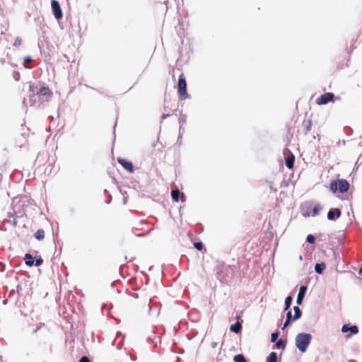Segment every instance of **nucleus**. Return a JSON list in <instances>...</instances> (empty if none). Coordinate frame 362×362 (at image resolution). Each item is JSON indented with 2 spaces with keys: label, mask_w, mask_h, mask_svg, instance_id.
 Segmentation results:
<instances>
[{
  "label": "nucleus",
  "mask_w": 362,
  "mask_h": 362,
  "mask_svg": "<svg viewBox=\"0 0 362 362\" xmlns=\"http://www.w3.org/2000/svg\"><path fill=\"white\" fill-rule=\"evenodd\" d=\"M30 103L33 105L36 103L37 98L40 104L49 101L52 97V92L45 83L35 82L29 86Z\"/></svg>",
  "instance_id": "f257e3e1"
},
{
  "label": "nucleus",
  "mask_w": 362,
  "mask_h": 362,
  "mask_svg": "<svg viewBox=\"0 0 362 362\" xmlns=\"http://www.w3.org/2000/svg\"><path fill=\"white\" fill-rule=\"evenodd\" d=\"M28 200L26 197L21 198H15L12 202V208L13 212H8V216L13 218L12 220H6L7 223H11L13 226H17V218H21L25 216V208L27 207Z\"/></svg>",
  "instance_id": "f03ea898"
},
{
  "label": "nucleus",
  "mask_w": 362,
  "mask_h": 362,
  "mask_svg": "<svg viewBox=\"0 0 362 362\" xmlns=\"http://www.w3.org/2000/svg\"><path fill=\"white\" fill-rule=\"evenodd\" d=\"M313 337L310 333L300 332L296 336L295 344L298 351L301 353L306 352L311 343Z\"/></svg>",
  "instance_id": "7ed1b4c3"
},
{
  "label": "nucleus",
  "mask_w": 362,
  "mask_h": 362,
  "mask_svg": "<svg viewBox=\"0 0 362 362\" xmlns=\"http://www.w3.org/2000/svg\"><path fill=\"white\" fill-rule=\"evenodd\" d=\"M350 188V184L346 179L332 180L329 183V189L332 193L344 194Z\"/></svg>",
  "instance_id": "20e7f679"
},
{
  "label": "nucleus",
  "mask_w": 362,
  "mask_h": 362,
  "mask_svg": "<svg viewBox=\"0 0 362 362\" xmlns=\"http://www.w3.org/2000/svg\"><path fill=\"white\" fill-rule=\"evenodd\" d=\"M187 84L185 76L183 73H181L178 77L177 81V93L180 100H184L191 97L190 95L187 93Z\"/></svg>",
  "instance_id": "39448f33"
},
{
  "label": "nucleus",
  "mask_w": 362,
  "mask_h": 362,
  "mask_svg": "<svg viewBox=\"0 0 362 362\" xmlns=\"http://www.w3.org/2000/svg\"><path fill=\"white\" fill-rule=\"evenodd\" d=\"M294 315H292L291 310H287L286 320L281 329H284L286 327H290L293 322L300 319L302 316V311L298 306L293 307Z\"/></svg>",
  "instance_id": "423d86ee"
},
{
  "label": "nucleus",
  "mask_w": 362,
  "mask_h": 362,
  "mask_svg": "<svg viewBox=\"0 0 362 362\" xmlns=\"http://www.w3.org/2000/svg\"><path fill=\"white\" fill-rule=\"evenodd\" d=\"M335 95L333 93L327 92L322 94L316 100V103L319 105H326L330 102H334Z\"/></svg>",
  "instance_id": "0eeeda50"
},
{
  "label": "nucleus",
  "mask_w": 362,
  "mask_h": 362,
  "mask_svg": "<svg viewBox=\"0 0 362 362\" xmlns=\"http://www.w3.org/2000/svg\"><path fill=\"white\" fill-rule=\"evenodd\" d=\"M51 8L52 14L54 15V18L57 21L61 20L63 17V12L59 1L57 0H52Z\"/></svg>",
  "instance_id": "6e6552de"
},
{
  "label": "nucleus",
  "mask_w": 362,
  "mask_h": 362,
  "mask_svg": "<svg viewBox=\"0 0 362 362\" xmlns=\"http://www.w3.org/2000/svg\"><path fill=\"white\" fill-rule=\"evenodd\" d=\"M341 332L343 333H347L346 337L349 338L352 335L356 334L358 333V327L357 325H351L350 324H344L341 327Z\"/></svg>",
  "instance_id": "1a4fd4ad"
},
{
  "label": "nucleus",
  "mask_w": 362,
  "mask_h": 362,
  "mask_svg": "<svg viewBox=\"0 0 362 362\" xmlns=\"http://www.w3.org/2000/svg\"><path fill=\"white\" fill-rule=\"evenodd\" d=\"M236 322L231 325L230 327V331L231 332H234L235 334H239L242 331L243 328V320H241V317L240 315H237L235 317Z\"/></svg>",
  "instance_id": "9d476101"
},
{
  "label": "nucleus",
  "mask_w": 362,
  "mask_h": 362,
  "mask_svg": "<svg viewBox=\"0 0 362 362\" xmlns=\"http://www.w3.org/2000/svg\"><path fill=\"white\" fill-rule=\"evenodd\" d=\"M117 162L123 167L124 170H126L128 173H134V165L132 162L127 160L123 158H117Z\"/></svg>",
  "instance_id": "9b49d317"
},
{
  "label": "nucleus",
  "mask_w": 362,
  "mask_h": 362,
  "mask_svg": "<svg viewBox=\"0 0 362 362\" xmlns=\"http://www.w3.org/2000/svg\"><path fill=\"white\" fill-rule=\"evenodd\" d=\"M341 215V211L339 208H331L327 212V219L335 221Z\"/></svg>",
  "instance_id": "f8f14e48"
},
{
  "label": "nucleus",
  "mask_w": 362,
  "mask_h": 362,
  "mask_svg": "<svg viewBox=\"0 0 362 362\" xmlns=\"http://www.w3.org/2000/svg\"><path fill=\"white\" fill-rule=\"evenodd\" d=\"M171 197L175 202H178L180 201L184 202L185 201V194L181 192L178 189H173L171 190Z\"/></svg>",
  "instance_id": "ddd939ff"
},
{
  "label": "nucleus",
  "mask_w": 362,
  "mask_h": 362,
  "mask_svg": "<svg viewBox=\"0 0 362 362\" xmlns=\"http://www.w3.org/2000/svg\"><path fill=\"white\" fill-rule=\"evenodd\" d=\"M307 290H308L307 286H305V285L300 286L298 296H297V299H296V303L298 305L297 306L300 305L302 304L303 299L305 296Z\"/></svg>",
  "instance_id": "4468645a"
},
{
  "label": "nucleus",
  "mask_w": 362,
  "mask_h": 362,
  "mask_svg": "<svg viewBox=\"0 0 362 362\" xmlns=\"http://www.w3.org/2000/svg\"><path fill=\"white\" fill-rule=\"evenodd\" d=\"M295 156L289 151V155L285 158V164L288 169L292 170L294 168Z\"/></svg>",
  "instance_id": "2eb2a0df"
},
{
  "label": "nucleus",
  "mask_w": 362,
  "mask_h": 362,
  "mask_svg": "<svg viewBox=\"0 0 362 362\" xmlns=\"http://www.w3.org/2000/svg\"><path fill=\"white\" fill-rule=\"evenodd\" d=\"M34 259L35 257L30 255V253H26L25 255L24 260L25 262V264L28 267H32L34 265Z\"/></svg>",
  "instance_id": "dca6fc26"
},
{
  "label": "nucleus",
  "mask_w": 362,
  "mask_h": 362,
  "mask_svg": "<svg viewBox=\"0 0 362 362\" xmlns=\"http://www.w3.org/2000/svg\"><path fill=\"white\" fill-rule=\"evenodd\" d=\"M314 269L317 274H321L326 269V264L324 262L316 263Z\"/></svg>",
  "instance_id": "f3484780"
},
{
  "label": "nucleus",
  "mask_w": 362,
  "mask_h": 362,
  "mask_svg": "<svg viewBox=\"0 0 362 362\" xmlns=\"http://www.w3.org/2000/svg\"><path fill=\"white\" fill-rule=\"evenodd\" d=\"M292 302L293 296L290 294L285 299L284 312H286L289 310V308L291 306Z\"/></svg>",
  "instance_id": "a211bd4d"
},
{
  "label": "nucleus",
  "mask_w": 362,
  "mask_h": 362,
  "mask_svg": "<svg viewBox=\"0 0 362 362\" xmlns=\"http://www.w3.org/2000/svg\"><path fill=\"white\" fill-rule=\"evenodd\" d=\"M276 344H275V347L276 349H284L286 348V340H284L283 339H279V340H277L276 341H275Z\"/></svg>",
  "instance_id": "6ab92c4d"
},
{
  "label": "nucleus",
  "mask_w": 362,
  "mask_h": 362,
  "mask_svg": "<svg viewBox=\"0 0 362 362\" xmlns=\"http://www.w3.org/2000/svg\"><path fill=\"white\" fill-rule=\"evenodd\" d=\"M266 362H278L277 354L274 351L271 352L267 357Z\"/></svg>",
  "instance_id": "aec40b11"
},
{
  "label": "nucleus",
  "mask_w": 362,
  "mask_h": 362,
  "mask_svg": "<svg viewBox=\"0 0 362 362\" xmlns=\"http://www.w3.org/2000/svg\"><path fill=\"white\" fill-rule=\"evenodd\" d=\"M34 237L37 240H42L45 238V231L43 229H38L34 234Z\"/></svg>",
  "instance_id": "412c9836"
},
{
  "label": "nucleus",
  "mask_w": 362,
  "mask_h": 362,
  "mask_svg": "<svg viewBox=\"0 0 362 362\" xmlns=\"http://www.w3.org/2000/svg\"><path fill=\"white\" fill-rule=\"evenodd\" d=\"M322 209V207L320 206V204H316L311 210V216H317L320 211Z\"/></svg>",
  "instance_id": "4be33fe9"
},
{
  "label": "nucleus",
  "mask_w": 362,
  "mask_h": 362,
  "mask_svg": "<svg viewBox=\"0 0 362 362\" xmlns=\"http://www.w3.org/2000/svg\"><path fill=\"white\" fill-rule=\"evenodd\" d=\"M234 362H247L246 358L243 354H237L233 358Z\"/></svg>",
  "instance_id": "5701e85b"
},
{
  "label": "nucleus",
  "mask_w": 362,
  "mask_h": 362,
  "mask_svg": "<svg viewBox=\"0 0 362 362\" xmlns=\"http://www.w3.org/2000/svg\"><path fill=\"white\" fill-rule=\"evenodd\" d=\"M156 336L155 332L153 331V333L147 337L146 341L148 344H152L153 345V346L155 347L156 346V343H157V342H154V340L156 339Z\"/></svg>",
  "instance_id": "b1692460"
},
{
  "label": "nucleus",
  "mask_w": 362,
  "mask_h": 362,
  "mask_svg": "<svg viewBox=\"0 0 362 362\" xmlns=\"http://www.w3.org/2000/svg\"><path fill=\"white\" fill-rule=\"evenodd\" d=\"M311 212H312V211H311V210H310V207H307V208L305 209V206H303V208H302V216H303V217H305V218H306V217L311 216Z\"/></svg>",
  "instance_id": "393cba45"
},
{
  "label": "nucleus",
  "mask_w": 362,
  "mask_h": 362,
  "mask_svg": "<svg viewBox=\"0 0 362 362\" xmlns=\"http://www.w3.org/2000/svg\"><path fill=\"white\" fill-rule=\"evenodd\" d=\"M305 124V134H308L311 130L312 127V121L308 119L306 122H304Z\"/></svg>",
  "instance_id": "a878e982"
},
{
  "label": "nucleus",
  "mask_w": 362,
  "mask_h": 362,
  "mask_svg": "<svg viewBox=\"0 0 362 362\" xmlns=\"http://www.w3.org/2000/svg\"><path fill=\"white\" fill-rule=\"evenodd\" d=\"M178 122L180 125H184L187 122V115L181 112Z\"/></svg>",
  "instance_id": "bb28decb"
},
{
  "label": "nucleus",
  "mask_w": 362,
  "mask_h": 362,
  "mask_svg": "<svg viewBox=\"0 0 362 362\" xmlns=\"http://www.w3.org/2000/svg\"><path fill=\"white\" fill-rule=\"evenodd\" d=\"M194 247L199 251H202L204 249V244L202 241H197L194 243Z\"/></svg>",
  "instance_id": "cd10ccee"
},
{
  "label": "nucleus",
  "mask_w": 362,
  "mask_h": 362,
  "mask_svg": "<svg viewBox=\"0 0 362 362\" xmlns=\"http://www.w3.org/2000/svg\"><path fill=\"white\" fill-rule=\"evenodd\" d=\"M279 334H280V332L278 330H276L275 332H272L271 334V341L272 342L276 341Z\"/></svg>",
  "instance_id": "c85d7f7f"
},
{
  "label": "nucleus",
  "mask_w": 362,
  "mask_h": 362,
  "mask_svg": "<svg viewBox=\"0 0 362 362\" xmlns=\"http://www.w3.org/2000/svg\"><path fill=\"white\" fill-rule=\"evenodd\" d=\"M32 61V57L30 56H26L23 57V62H25L24 67L25 69H31L32 66L27 64L28 62H30Z\"/></svg>",
  "instance_id": "c756f323"
},
{
  "label": "nucleus",
  "mask_w": 362,
  "mask_h": 362,
  "mask_svg": "<svg viewBox=\"0 0 362 362\" xmlns=\"http://www.w3.org/2000/svg\"><path fill=\"white\" fill-rule=\"evenodd\" d=\"M315 237L313 234H309L306 237V242L310 244H314L315 243Z\"/></svg>",
  "instance_id": "7c9ffc66"
},
{
  "label": "nucleus",
  "mask_w": 362,
  "mask_h": 362,
  "mask_svg": "<svg viewBox=\"0 0 362 362\" xmlns=\"http://www.w3.org/2000/svg\"><path fill=\"white\" fill-rule=\"evenodd\" d=\"M42 263H43V259L40 256H39L38 257H35V259H34V265L35 266L39 267V266L42 265Z\"/></svg>",
  "instance_id": "2f4dec72"
},
{
  "label": "nucleus",
  "mask_w": 362,
  "mask_h": 362,
  "mask_svg": "<svg viewBox=\"0 0 362 362\" xmlns=\"http://www.w3.org/2000/svg\"><path fill=\"white\" fill-rule=\"evenodd\" d=\"M13 78L16 81H18L21 78V74L18 71H13Z\"/></svg>",
  "instance_id": "473e14b6"
},
{
  "label": "nucleus",
  "mask_w": 362,
  "mask_h": 362,
  "mask_svg": "<svg viewBox=\"0 0 362 362\" xmlns=\"http://www.w3.org/2000/svg\"><path fill=\"white\" fill-rule=\"evenodd\" d=\"M22 40L19 37H17L15 40V42L13 43L14 47H18L21 45Z\"/></svg>",
  "instance_id": "72a5a7b5"
},
{
  "label": "nucleus",
  "mask_w": 362,
  "mask_h": 362,
  "mask_svg": "<svg viewBox=\"0 0 362 362\" xmlns=\"http://www.w3.org/2000/svg\"><path fill=\"white\" fill-rule=\"evenodd\" d=\"M183 52H184L183 49H181L180 50V57H179V58H180V60H182L184 58H185V60H187V59H188V58H189V57H185L184 56V53H183Z\"/></svg>",
  "instance_id": "f704fd0d"
},
{
  "label": "nucleus",
  "mask_w": 362,
  "mask_h": 362,
  "mask_svg": "<svg viewBox=\"0 0 362 362\" xmlns=\"http://www.w3.org/2000/svg\"><path fill=\"white\" fill-rule=\"evenodd\" d=\"M78 362H90V361L87 356H84L79 359Z\"/></svg>",
  "instance_id": "c9c22d12"
},
{
  "label": "nucleus",
  "mask_w": 362,
  "mask_h": 362,
  "mask_svg": "<svg viewBox=\"0 0 362 362\" xmlns=\"http://www.w3.org/2000/svg\"><path fill=\"white\" fill-rule=\"evenodd\" d=\"M184 125H180V127H179V134L178 135H181L182 136L184 132H185V128L183 127Z\"/></svg>",
  "instance_id": "e433bc0d"
},
{
  "label": "nucleus",
  "mask_w": 362,
  "mask_h": 362,
  "mask_svg": "<svg viewBox=\"0 0 362 362\" xmlns=\"http://www.w3.org/2000/svg\"><path fill=\"white\" fill-rule=\"evenodd\" d=\"M16 290H17L18 296L22 295V293H21L22 288H21V284H18L16 286Z\"/></svg>",
  "instance_id": "4c0bfd02"
},
{
  "label": "nucleus",
  "mask_w": 362,
  "mask_h": 362,
  "mask_svg": "<svg viewBox=\"0 0 362 362\" xmlns=\"http://www.w3.org/2000/svg\"><path fill=\"white\" fill-rule=\"evenodd\" d=\"M344 131L346 134H351L353 132L352 129L349 127H345Z\"/></svg>",
  "instance_id": "58836bf2"
},
{
  "label": "nucleus",
  "mask_w": 362,
  "mask_h": 362,
  "mask_svg": "<svg viewBox=\"0 0 362 362\" xmlns=\"http://www.w3.org/2000/svg\"><path fill=\"white\" fill-rule=\"evenodd\" d=\"M170 116V115L169 113H163L162 115H161V122L163 120H164L165 119L169 117Z\"/></svg>",
  "instance_id": "ea45409f"
},
{
  "label": "nucleus",
  "mask_w": 362,
  "mask_h": 362,
  "mask_svg": "<svg viewBox=\"0 0 362 362\" xmlns=\"http://www.w3.org/2000/svg\"><path fill=\"white\" fill-rule=\"evenodd\" d=\"M182 136L181 135H178L177 136V145H181L182 144Z\"/></svg>",
  "instance_id": "a19ab883"
},
{
  "label": "nucleus",
  "mask_w": 362,
  "mask_h": 362,
  "mask_svg": "<svg viewBox=\"0 0 362 362\" xmlns=\"http://www.w3.org/2000/svg\"><path fill=\"white\" fill-rule=\"evenodd\" d=\"M41 327L38 326L35 329H33V333L35 334L36 333L37 331H39Z\"/></svg>",
  "instance_id": "79ce46f5"
},
{
  "label": "nucleus",
  "mask_w": 362,
  "mask_h": 362,
  "mask_svg": "<svg viewBox=\"0 0 362 362\" xmlns=\"http://www.w3.org/2000/svg\"><path fill=\"white\" fill-rule=\"evenodd\" d=\"M216 346H217V343H216V342H213V343L211 344V347H212V348H215Z\"/></svg>",
  "instance_id": "37998d69"
},
{
  "label": "nucleus",
  "mask_w": 362,
  "mask_h": 362,
  "mask_svg": "<svg viewBox=\"0 0 362 362\" xmlns=\"http://www.w3.org/2000/svg\"><path fill=\"white\" fill-rule=\"evenodd\" d=\"M111 201H112V197H111V196H110V199H107V201L106 202V204H109L111 202Z\"/></svg>",
  "instance_id": "c03bdc74"
},
{
  "label": "nucleus",
  "mask_w": 362,
  "mask_h": 362,
  "mask_svg": "<svg viewBox=\"0 0 362 362\" xmlns=\"http://www.w3.org/2000/svg\"><path fill=\"white\" fill-rule=\"evenodd\" d=\"M358 274L362 276V266L359 268Z\"/></svg>",
  "instance_id": "a18cd8bd"
},
{
  "label": "nucleus",
  "mask_w": 362,
  "mask_h": 362,
  "mask_svg": "<svg viewBox=\"0 0 362 362\" xmlns=\"http://www.w3.org/2000/svg\"><path fill=\"white\" fill-rule=\"evenodd\" d=\"M14 293H15V291L14 290H11L10 291L9 296H11L12 294H14Z\"/></svg>",
  "instance_id": "49530a36"
},
{
  "label": "nucleus",
  "mask_w": 362,
  "mask_h": 362,
  "mask_svg": "<svg viewBox=\"0 0 362 362\" xmlns=\"http://www.w3.org/2000/svg\"><path fill=\"white\" fill-rule=\"evenodd\" d=\"M116 125H117V122H115V124H114V132H113V134H115V127H116Z\"/></svg>",
  "instance_id": "de8ad7c7"
},
{
  "label": "nucleus",
  "mask_w": 362,
  "mask_h": 362,
  "mask_svg": "<svg viewBox=\"0 0 362 362\" xmlns=\"http://www.w3.org/2000/svg\"><path fill=\"white\" fill-rule=\"evenodd\" d=\"M122 334V332H119V331L117 332V337H119V336H120Z\"/></svg>",
  "instance_id": "09e8293b"
},
{
  "label": "nucleus",
  "mask_w": 362,
  "mask_h": 362,
  "mask_svg": "<svg viewBox=\"0 0 362 362\" xmlns=\"http://www.w3.org/2000/svg\"><path fill=\"white\" fill-rule=\"evenodd\" d=\"M25 103H26V99H25V98H24V99H23V105H27Z\"/></svg>",
  "instance_id": "8fccbe9b"
},
{
  "label": "nucleus",
  "mask_w": 362,
  "mask_h": 362,
  "mask_svg": "<svg viewBox=\"0 0 362 362\" xmlns=\"http://www.w3.org/2000/svg\"><path fill=\"white\" fill-rule=\"evenodd\" d=\"M123 267H124L123 265H121V266H120V267H119V272H121V271H122V269Z\"/></svg>",
  "instance_id": "3c124183"
},
{
  "label": "nucleus",
  "mask_w": 362,
  "mask_h": 362,
  "mask_svg": "<svg viewBox=\"0 0 362 362\" xmlns=\"http://www.w3.org/2000/svg\"><path fill=\"white\" fill-rule=\"evenodd\" d=\"M349 362H357V361H355V360L351 359V360H350Z\"/></svg>",
  "instance_id": "603ef678"
},
{
  "label": "nucleus",
  "mask_w": 362,
  "mask_h": 362,
  "mask_svg": "<svg viewBox=\"0 0 362 362\" xmlns=\"http://www.w3.org/2000/svg\"><path fill=\"white\" fill-rule=\"evenodd\" d=\"M93 89L94 90H96V91L99 92L100 93H101V92H100V91H99L98 90H97L96 88H93Z\"/></svg>",
  "instance_id": "864d4df0"
},
{
  "label": "nucleus",
  "mask_w": 362,
  "mask_h": 362,
  "mask_svg": "<svg viewBox=\"0 0 362 362\" xmlns=\"http://www.w3.org/2000/svg\"><path fill=\"white\" fill-rule=\"evenodd\" d=\"M0 362H3L2 361V356H0Z\"/></svg>",
  "instance_id": "5fc2aeb1"
},
{
  "label": "nucleus",
  "mask_w": 362,
  "mask_h": 362,
  "mask_svg": "<svg viewBox=\"0 0 362 362\" xmlns=\"http://www.w3.org/2000/svg\"><path fill=\"white\" fill-rule=\"evenodd\" d=\"M299 259H300V260H302L303 257H302V256H301V255H300Z\"/></svg>",
  "instance_id": "6e6d98bb"
}]
</instances>
